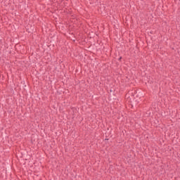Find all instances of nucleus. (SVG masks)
Segmentation results:
<instances>
[{"label":"nucleus","mask_w":180,"mask_h":180,"mask_svg":"<svg viewBox=\"0 0 180 180\" xmlns=\"http://www.w3.org/2000/svg\"><path fill=\"white\" fill-rule=\"evenodd\" d=\"M118 61H122V56L118 58Z\"/></svg>","instance_id":"nucleus-1"}]
</instances>
